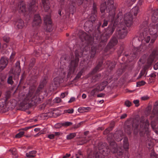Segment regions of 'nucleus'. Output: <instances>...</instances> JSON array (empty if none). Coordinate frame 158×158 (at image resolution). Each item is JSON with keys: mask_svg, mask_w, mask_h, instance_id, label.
<instances>
[{"mask_svg": "<svg viewBox=\"0 0 158 158\" xmlns=\"http://www.w3.org/2000/svg\"><path fill=\"white\" fill-rule=\"evenodd\" d=\"M152 117L158 118V106H154L152 110Z\"/></svg>", "mask_w": 158, "mask_h": 158, "instance_id": "aec40b11", "label": "nucleus"}, {"mask_svg": "<svg viewBox=\"0 0 158 158\" xmlns=\"http://www.w3.org/2000/svg\"><path fill=\"white\" fill-rule=\"evenodd\" d=\"M20 65V61H17L15 64V66L16 67V73H17L18 75H19L21 71Z\"/></svg>", "mask_w": 158, "mask_h": 158, "instance_id": "4be33fe9", "label": "nucleus"}, {"mask_svg": "<svg viewBox=\"0 0 158 158\" xmlns=\"http://www.w3.org/2000/svg\"><path fill=\"white\" fill-rule=\"evenodd\" d=\"M112 128H111V127H109L107 128L104 131V134H108V133L110 132V131L112 130Z\"/></svg>", "mask_w": 158, "mask_h": 158, "instance_id": "a19ab883", "label": "nucleus"}, {"mask_svg": "<svg viewBox=\"0 0 158 158\" xmlns=\"http://www.w3.org/2000/svg\"><path fill=\"white\" fill-rule=\"evenodd\" d=\"M114 30V29L113 27H108L106 29L105 32L101 36V41L104 42L106 41L112 35Z\"/></svg>", "mask_w": 158, "mask_h": 158, "instance_id": "1a4fd4ad", "label": "nucleus"}, {"mask_svg": "<svg viewBox=\"0 0 158 158\" xmlns=\"http://www.w3.org/2000/svg\"><path fill=\"white\" fill-rule=\"evenodd\" d=\"M123 148L126 150H127L129 149V144L128 142V139L127 137H125L123 140Z\"/></svg>", "mask_w": 158, "mask_h": 158, "instance_id": "6ab92c4d", "label": "nucleus"}, {"mask_svg": "<svg viewBox=\"0 0 158 158\" xmlns=\"http://www.w3.org/2000/svg\"><path fill=\"white\" fill-rule=\"evenodd\" d=\"M136 0H126V2L127 4H131L133 2L135 1Z\"/></svg>", "mask_w": 158, "mask_h": 158, "instance_id": "5fc2aeb1", "label": "nucleus"}, {"mask_svg": "<svg viewBox=\"0 0 158 158\" xmlns=\"http://www.w3.org/2000/svg\"><path fill=\"white\" fill-rule=\"evenodd\" d=\"M70 156V154H69L67 153L65 156H64L63 158H67L69 157Z\"/></svg>", "mask_w": 158, "mask_h": 158, "instance_id": "69168bd1", "label": "nucleus"}, {"mask_svg": "<svg viewBox=\"0 0 158 158\" xmlns=\"http://www.w3.org/2000/svg\"><path fill=\"white\" fill-rule=\"evenodd\" d=\"M10 151L11 152L12 154L13 155H15L17 153L16 150L15 148H13L12 149H11Z\"/></svg>", "mask_w": 158, "mask_h": 158, "instance_id": "c03bdc74", "label": "nucleus"}, {"mask_svg": "<svg viewBox=\"0 0 158 158\" xmlns=\"http://www.w3.org/2000/svg\"><path fill=\"white\" fill-rule=\"evenodd\" d=\"M18 9L19 12H24L26 11V6L23 4H21L18 6Z\"/></svg>", "mask_w": 158, "mask_h": 158, "instance_id": "5701e85b", "label": "nucleus"}, {"mask_svg": "<svg viewBox=\"0 0 158 158\" xmlns=\"http://www.w3.org/2000/svg\"><path fill=\"white\" fill-rule=\"evenodd\" d=\"M7 110L6 106L3 104L0 105V111L4 112Z\"/></svg>", "mask_w": 158, "mask_h": 158, "instance_id": "a878e982", "label": "nucleus"}, {"mask_svg": "<svg viewBox=\"0 0 158 158\" xmlns=\"http://www.w3.org/2000/svg\"><path fill=\"white\" fill-rule=\"evenodd\" d=\"M68 94V93L67 92L62 93L61 94V98H64L65 96L67 95Z\"/></svg>", "mask_w": 158, "mask_h": 158, "instance_id": "de8ad7c7", "label": "nucleus"}, {"mask_svg": "<svg viewBox=\"0 0 158 158\" xmlns=\"http://www.w3.org/2000/svg\"><path fill=\"white\" fill-rule=\"evenodd\" d=\"M110 135L112 137L113 136V134L111 133L109 135V136L107 138V140L110 143V151L113 153H117L118 155H122L123 152V150L120 148H117V144L114 141L111 142L110 140Z\"/></svg>", "mask_w": 158, "mask_h": 158, "instance_id": "39448f33", "label": "nucleus"}, {"mask_svg": "<svg viewBox=\"0 0 158 158\" xmlns=\"http://www.w3.org/2000/svg\"><path fill=\"white\" fill-rule=\"evenodd\" d=\"M43 87V86L40 85L36 91L34 88L30 89L26 98L29 104L32 106L36 105L42 102L44 97L41 94Z\"/></svg>", "mask_w": 158, "mask_h": 158, "instance_id": "f257e3e1", "label": "nucleus"}, {"mask_svg": "<svg viewBox=\"0 0 158 158\" xmlns=\"http://www.w3.org/2000/svg\"><path fill=\"white\" fill-rule=\"evenodd\" d=\"M118 43L117 39L115 37H113L110 40L108 44V46L111 48L116 45Z\"/></svg>", "mask_w": 158, "mask_h": 158, "instance_id": "2eb2a0df", "label": "nucleus"}, {"mask_svg": "<svg viewBox=\"0 0 158 158\" xmlns=\"http://www.w3.org/2000/svg\"><path fill=\"white\" fill-rule=\"evenodd\" d=\"M24 132L23 131H21L15 135V137L16 138H20L24 134Z\"/></svg>", "mask_w": 158, "mask_h": 158, "instance_id": "72a5a7b5", "label": "nucleus"}, {"mask_svg": "<svg viewBox=\"0 0 158 158\" xmlns=\"http://www.w3.org/2000/svg\"><path fill=\"white\" fill-rule=\"evenodd\" d=\"M100 91L96 87L95 89L92 90L90 93V95L91 96H94L96 93Z\"/></svg>", "mask_w": 158, "mask_h": 158, "instance_id": "7c9ffc66", "label": "nucleus"}, {"mask_svg": "<svg viewBox=\"0 0 158 158\" xmlns=\"http://www.w3.org/2000/svg\"><path fill=\"white\" fill-rule=\"evenodd\" d=\"M8 63L7 59L4 58L2 57L0 61V69L3 70L6 66Z\"/></svg>", "mask_w": 158, "mask_h": 158, "instance_id": "4468645a", "label": "nucleus"}, {"mask_svg": "<svg viewBox=\"0 0 158 158\" xmlns=\"http://www.w3.org/2000/svg\"><path fill=\"white\" fill-rule=\"evenodd\" d=\"M132 11L133 12L134 15L136 16L139 11V7L137 6H135L133 8Z\"/></svg>", "mask_w": 158, "mask_h": 158, "instance_id": "cd10ccee", "label": "nucleus"}, {"mask_svg": "<svg viewBox=\"0 0 158 158\" xmlns=\"http://www.w3.org/2000/svg\"><path fill=\"white\" fill-rule=\"evenodd\" d=\"M107 82L106 81L103 82L100 84L99 85L97 88L100 91L104 89L106 85H107Z\"/></svg>", "mask_w": 158, "mask_h": 158, "instance_id": "a211bd4d", "label": "nucleus"}, {"mask_svg": "<svg viewBox=\"0 0 158 158\" xmlns=\"http://www.w3.org/2000/svg\"><path fill=\"white\" fill-rule=\"evenodd\" d=\"M103 154H102L101 153V152H97L96 154L95 158H105L104 156H106L105 154L103 153Z\"/></svg>", "mask_w": 158, "mask_h": 158, "instance_id": "bb28decb", "label": "nucleus"}, {"mask_svg": "<svg viewBox=\"0 0 158 158\" xmlns=\"http://www.w3.org/2000/svg\"><path fill=\"white\" fill-rule=\"evenodd\" d=\"M93 9L94 10V14H95L97 12L96 8L95 6H93Z\"/></svg>", "mask_w": 158, "mask_h": 158, "instance_id": "338daca9", "label": "nucleus"}, {"mask_svg": "<svg viewBox=\"0 0 158 158\" xmlns=\"http://www.w3.org/2000/svg\"><path fill=\"white\" fill-rule=\"evenodd\" d=\"M105 4H102L101 5V7H100V10L101 12L102 13H103L105 10L106 9H107V10H108L109 11H110V10H111V8H110L109 9H108V7H107H107H106V6H105Z\"/></svg>", "mask_w": 158, "mask_h": 158, "instance_id": "b1692460", "label": "nucleus"}, {"mask_svg": "<svg viewBox=\"0 0 158 158\" xmlns=\"http://www.w3.org/2000/svg\"><path fill=\"white\" fill-rule=\"evenodd\" d=\"M44 23L47 25V31L50 32L52 30V27L51 25L52 22L51 20L50 16L49 15H46L44 17Z\"/></svg>", "mask_w": 158, "mask_h": 158, "instance_id": "9b49d317", "label": "nucleus"}, {"mask_svg": "<svg viewBox=\"0 0 158 158\" xmlns=\"http://www.w3.org/2000/svg\"><path fill=\"white\" fill-rule=\"evenodd\" d=\"M15 55V52H12L11 55L10 57V60H12L13 59L14 56Z\"/></svg>", "mask_w": 158, "mask_h": 158, "instance_id": "052dcab7", "label": "nucleus"}, {"mask_svg": "<svg viewBox=\"0 0 158 158\" xmlns=\"http://www.w3.org/2000/svg\"><path fill=\"white\" fill-rule=\"evenodd\" d=\"M44 10L47 11L50 8L49 1L47 0H42Z\"/></svg>", "mask_w": 158, "mask_h": 158, "instance_id": "dca6fc26", "label": "nucleus"}, {"mask_svg": "<svg viewBox=\"0 0 158 158\" xmlns=\"http://www.w3.org/2000/svg\"><path fill=\"white\" fill-rule=\"evenodd\" d=\"M75 100V98L74 97H71L70 100L68 101L69 103H71Z\"/></svg>", "mask_w": 158, "mask_h": 158, "instance_id": "6e6d98bb", "label": "nucleus"}, {"mask_svg": "<svg viewBox=\"0 0 158 158\" xmlns=\"http://www.w3.org/2000/svg\"><path fill=\"white\" fill-rule=\"evenodd\" d=\"M133 19V18L132 14L130 12L127 13L124 15V22L127 27H130L132 25Z\"/></svg>", "mask_w": 158, "mask_h": 158, "instance_id": "9d476101", "label": "nucleus"}, {"mask_svg": "<svg viewBox=\"0 0 158 158\" xmlns=\"http://www.w3.org/2000/svg\"><path fill=\"white\" fill-rule=\"evenodd\" d=\"M151 125L152 128L154 129L155 132L158 134V126L155 125V123L154 121L152 122Z\"/></svg>", "mask_w": 158, "mask_h": 158, "instance_id": "393cba45", "label": "nucleus"}, {"mask_svg": "<svg viewBox=\"0 0 158 158\" xmlns=\"http://www.w3.org/2000/svg\"><path fill=\"white\" fill-rule=\"evenodd\" d=\"M91 109V108L90 107H83L82 108H79L78 109L79 110H82L83 111L85 112H87L88 110H90Z\"/></svg>", "mask_w": 158, "mask_h": 158, "instance_id": "4c0bfd02", "label": "nucleus"}, {"mask_svg": "<svg viewBox=\"0 0 158 158\" xmlns=\"http://www.w3.org/2000/svg\"><path fill=\"white\" fill-rule=\"evenodd\" d=\"M78 156H82V152L80 150H78L77 152Z\"/></svg>", "mask_w": 158, "mask_h": 158, "instance_id": "0e129e2a", "label": "nucleus"}, {"mask_svg": "<svg viewBox=\"0 0 158 158\" xmlns=\"http://www.w3.org/2000/svg\"><path fill=\"white\" fill-rule=\"evenodd\" d=\"M17 27L19 29H21L24 26L23 21L21 19L19 20L16 23Z\"/></svg>", "mask_w": 158, "mask_h": 158, "instance_id": "412c9836", "label": "nucleus"}, {"mask_svg": "<svg viewBox=\"0 0 158 158\" xmlns=\"http://www.w3.org/2000/svg\"><path fill=\"white\" fill-rule=\"evenodd\" d=\"M125 105L127 107H129L131 105V103L128 100H127L125 102Z\"/></svg>", "mask_w": 158, "mask_h": 158, "instance_id": "79ce46f5", "label": "nucleus"}, {"mask_svg": "<svg viewBox=\"0 0 158 158\" xmlns=\"http://www.w3.org/2000/svg\"><path fill=\"white\" fill-rule=\"evenodd\" d=\"M3 40L6 42H8L9 40H10V38L8 37V36H4V37H3Z\"/></svg>", "mask_w": 158, "mask_h": 158, "instance_id": "09e8293b", "label": "nucleus"}, {"mask_svg": "<svg viewBox=\"0 0 158 158\" xmlns=\"http://www.w3.org/2000/svg\"><path fill=\"white\" fill-rule=\"evenodd\" d=\"M86 1H88V0H85ZM82 0H77V3L79 5H80L82 3Z\"/></svg>", "mask_w": 158, "mask_h": 158, "instance_id": "680f3d73", "label": "nucleus"}, {"mask_svg": "<svg viewBox=\"0 0 158 158\" xmlns=\"http://www.w3.org/2000/svg\"><path fill=\"white\" fill-rule=\"evenodd\" d=\"M73 111L74 110L73 109L66 110H64V113H67L69 114H72L73 112Z\"/></svg>", "mask_w": 158, "mask_h": 158, "instance_id": "ea45409f", "label": "nucleus"}, {"mask_svg": "<svg viewBox=\"0 0 158 158\" xmlns=\"http://www.w3.org/2000/svg\"><path fill=\"white\" fill-rule=\"evenodd\" d=\"M108 20L106 19H105L104 20L103 23L102 25V27H104L106 26L108 24Z\"/></svg>", "mask_w": 158, "mask_h": 158, "instance_id": "58836bf2", "label": "nucleus"}, {"mask_svg": "<svg viewBox=\"0 0 158 158\" xmlns=\"http://www.w3.org/2000/svg\"><path fill=\"white\" fill-rule=\"evenodd\" d=\"M73 123L71 122H66L63 123H62V125L63 126L68 127L72 125Z\"/></svg>", "mask_w": 158, "mask_h": 158, "instance_id": "f704fd0d", "label": "nucleus"}, {"mask_svg": "<svg viewBox=\"0 0 158 158\" xmlns=\"http://www.w3.org/2000/svg\"><path fill=\"white\" fill-rule=\"evenodd\" d=\"M82 73L83 72L82 71H81L79 72L77 74L76 77H75V79H77L80 77L81 76L82 74Z\"/></svg>", "mask_w": 158, "mask_h": 158, "instance_id": "49530a36", "label": "nucleus"}, {"mask_svg": "<svg viewBox=\"0 0 158 158\" xmlns=\"http://www.w3.org/2000/svg\"><path fill=\"white\" fill-rule=\"evenodd\" d=\"M96 15L94 14L90 17V20L91 22L94 21L96 19Z\"/></svg>", "mask_w": 158, "mask_h": 158, "instance_id": "a18cd8bd", "label": "nucleus"}, {"mask_svg": "<svg viewBox=\"0 0 158 158\" xmlns=\"http://www.w3.org/2000/svg\"><path fill=\"white\" fill-rule=\"evenodd\" d=\"M152 15H156L158 16V9L154 10L153 11V13Z\"/></svg>", "mask_w": 158, "mask_h": 158, "instance_id": "4d7b16f0", "label": "nucleus"}, {"mask_svg": "<svg viewBox=\"0 0 158 158\" xmlns=\"http://www.w3.org/2000/svg\"><path fill=\"white\" fill-rule=\"evenodd\" d=\"M133 102L136 106H138L139 105V100H136L133 101Z\"/></svg>", "mask_w": 158, "mask_h": 158, "instance_id": "8fccbe9b", "label": "nucleus"}, {"mask_svg": "<svg viewBox=\"0 0 158 158\" xmlns=\"http://www.w3.org/2000/svg\"><path fill=\"white\" fill-rule=\"evenodd\" d=\"M152 19L153 22H156L158 20V16L152 15Z\"/></svg>", "mask_w": 158, "mask_h": 158, "instance_id": "473e14b6", "label": "nucleus"}, {"mask_svg": "<svg viewBox=\"0 0 158 158\" xmlns=\"http://www.w3.org/2000/svg\"><path fill=\"white\" fill-rule=\"evenodd\" d=\"M76 58L75 60H73L71 61L69 65V75L70 74L73 73L75 70L76 67H77L78 64L79 58L78 57L79 56V54L77 53V51L76 50L75 52Z\"/></svg>", "mask_w": 158, "mask_h": 158, "instance_id": "6e6552de", "label": "nucleus"}, {"mask_svg": "<svg viewBox=\"0 0 158 158\" xmlns=\"http://www.w3.org/2000/svg\"><path fill=\"white\" fill-rule=\"evenodd\" d=\"M127 115L126 114H122V115H121V116H120V118L121 119H124V118H126L127 117Z\"/></svg>", "mask_w": 158, "mask_h": 158, "instance_id": "bf43d9fd", "label": "nucleus"}, {"mask_svg": "<svg viewBox=\"0 0 158 158\" xmlns=\"http://www.w3.org/2000/svg\"><path fill=\"white\" fill-rule=\"evenodd\" d=\"M144 73L142 71H141L139 74V78L141 77L144 74Z\"/></svg>", "mask_w": 158, "mask_h": 158, "instance_id": "774afa93", "label": "nucleus"}, {"mask_svg": "<svg viewBox=\"0 0 158 158\" xmlns=\"http://www.w3.org/2000/svg\"><path fill=\"white\" fill-rule=\"evenodd\" d=\"M36 153V151L33 150L27 153L26 155L27 157L28 158H32L35 156Z\"/></svg>", "mask_w": 158, "mask_h": 158, "instance_id": "f3484780", "label": "nucleus"}, {"mask_svg": "<svg viewBox=\"0 0 158 158\" xmlns=\"http://www.w3.org/2000/svg\"><path fill=\"white\" fill-rule=\"evenodd\" d=\"M61 101V99L60 98L57 97L55 98V101L57 103L60 102Z\"/></svg>", "mask_w": 158, "mask_h": 158, "instance_id": "864d4df0", "label": "nucleus"}, {"mask_svg": "<svg viewBox=\"0 0 158 158\" xmlns=\"http://www.w3.org/2000/svg\"><path fill=\"white\" fill-rule=\"evenodd\" d=\"M115 65L114 64H113L112 63H111L109 65V67L110 69H111L112 68L115 67Z\"/></svg>", "mask_w": 158, "mask_h": 158, "instance_id": "603ef678", "label": "nucleus"}, {"mask_svg": "<svg viewBox=\"0 0 158 158\" xmlns=\"http://www.w3.org/2000/svg\"><path fill=\"white\" fill-rule=\"evenodd\" d=\"M41 20L39 15H35L33 22L32 25L33 27H37L41 24Z\"/></svg>", "mask_w": 158, "mask_h": 158, "instance_id": "ddd939ff", "label": "nucleus"}, {"mask_svg": "<svg viewBox=\"0 0 158 158\" xmlns=\"http://www.w3.org/2000/svg\"><path fill=\"white\" fill-rule=\"evenodd\" d=\"M102 64V63H99L95 67V69L94 70V72H96L97 71H99L100 69V67L101 66Z\"/></svg>", "mask_w": 158, "mask_h": 158, "instance_id": "2f4dec72", "label": "nucleus"}, {"mask_svg": "<svg viewBox=\"0 0 158 158\" xmlns=\"http://www.w3.org/2000/svg\"><path fill=\"white\" fill-rule=\"evenodd\" d=\"M76 135V134L75 133H71L67 135L66 138L67 139H71L75 137Z\"/></svg>", "mask_w": 158, "mask_h": 158, "instance_id": "c85d7f7f", "label": "nucleus"}, {"mask_svg": "<svg viewBox=\"0 0 158 158\" xmlns=\"http://www.w3.org/2000/svg\"><path fill=\"white\" fill-rule=\"evenodd\" d=\"M155 59H158V48H155L150 50V54L147 60V65H145L144 67V70L149 68L152 64Z\"/></svg>", "mask_w": 158, "mask_h": 158, "instance_id": "20e7f679", "label": "nucleus"}, {"mask_svg": "<svg viewBox=\"0 0 158 158\" xmlns=\"http://www.w3.org/2000/svg\"><path fill=\"white\" fill-rule=\"evenodd\" d=\"M7 82L8 84L12 85L13 83V81L12 80V77L11 76H9L7 80Z\"/></svg>", "mask_w": 158, "mask_h": 158, "instance_id": "e433bc0d", "label": "nucleus"}, {"mask_svg": "<svg viewBox=\"0 0 158 158\" xmlns=\"http://www.w3.org/2000/svg\"><path fill=\"white\" fill-rule=\"evenodd\" d=\"M132 123V122L130 121L127 122L126 124L125 131L129 135H130L131 133L132 127H133L134 133L135 134H137L138 133L139 131V134L141 136H143L145 133L148 131V127L149 123L147 120L145 122H141L140 123V127L139 125H136L135 123L131 126L128 125L130 123Z\"/></svg>", "mask_w": 158, "mask_h": 158, "instance_id": "f03ea898", "label": "nucleus"}, {"mask_svg": "<svg viewBox=\"0 0 158 158\" xmlns=\"http://www.w3.org/2000/svg\"><path fill=\"white\" fill-rule=\"evenodd\" d=\"M96 53V49L94 47H92L91 51V58H93Z\"/></svg>", "mask_w": 158, "mask_h": 158, "instance_id": "c756f323", "label": "nucleus"}, {"mask_svg": "<svg viewBox=\"0 0 158 158\" xmlns=\"http://www.w3.org/2000/svg\"><path fill=\"white\" fill-rule=\"evenodd\" d=\"M148 97L147 96H145L141 98V99L142 100H145L148 99Z\"/></svg>", "mask_w": 158, "mask_h": 158, "instance_id": "e2e57ef3", "label": "nucleus"}, {"mask_svg": "<svg viewBox=\"0 0 158 158\" xmlns=\"http://www.w3.org/2000/svg\"><path fill=\"white\" fill-rule=\"evenodd\" d=\"M154 69L155 70H157L158 69V62L156 63L154 65Z\"/></svg>", "mask_w": 158, "mask_h": 158, "instance_id": "13d9d810", "label": "nucleus"}, {"mask_svg": "<svg viewBox=\"0 0 158 158\" xmlns=\"http://www.w3.org/2000/svg\"><path fill=\"white\" fill-rule=\"evenodd\" d=\"M117 30L118 31L116 32L117 37L123 39L126 36L127 34V30L125 27L121 29H118Z\"/></svg>", "mask_w": 158, "mask_h": 158, "instance_id": "f8f14e48", "label": "nucleus"}, {"mask_svg": "<svg viewBox=\"0 0 158 158\" xmlns=\"http://www.w3.org/2000/svg\"><path fill=\"white\" fill-rule=\"evenodd\" d=\"M47 137L48 138L50 139H52L54 138L55 137V135L53 134L49 135H48Z\"/></svg>", "mask_w": 158, "mask_h": 158, "instance_id": "3c124183", "label": "nucleus"}, {"mask_svg": "<svg viewBox=\"0 0 158 158\" xmlns=\"http://www.w3.org/2000/svg\"><path fill=\"white\" fill-rule=\"evenodd\" d=\"M148 23L146 27V32H148L152 36L150 43L153 44L158 37V24L151 23L148 26Z\"/></svg>", "mask_w": 158, "mask_h": 158, "instance_id": "7ed1b4c3", "label": "nucleus"}, {"mask_svg": "<svg viewBox=\"0 0 158 158\" xmlns=\"http://www.w3.org/2000/svg\"><path fill=\"white\" fill-rule=\"evenodd\" d=\"M114 2L113 0H108L107 1V7L108 9L111 8V10L109 11V16L106 18L108 21L110 22H113L114 21V15L115 12L114 7Z\"/></svg>", "mask_w": 158, "mask_h": 158, "instance_id": "423d86ee", "label": "nucleus"}, {"mask_svg": "<svg viewBox=\"0 0 158 158\" xmlns=\"http://www.w3.org/2000/svg\"><path fill=\"white\" fill-rule=\"evenodd\" d=\"M145 82L143 81L137 82L136 86L137 87H139L142 85H143L145 84Z\"/></svg>", "mask_w": 158, "mask_h": 158, "instance_id": "c9c22d12", "label": "nucleus"}, {"mask_svg": "<svg viewBox=\"0 0 158 158\" xmlns=\"http://www.w3.org/2000/svg\"><path fill=\"white\" fill-rule=\"evenodd\" d=\"M63 126L62 123H57L55 125V127L56 128H59Z\"/></svg>", "mask_w": 158, "mask_h": 158, "instance_id": "37998d69", "label": "nucleus"}, {"mask_svg": "<svg viewBox=\"0 0 158 158\" xmlns=\"http://www.w3.org/2000/svg\"><path fill=\"white\" fill-rule=\"evenodd\" d=\"M147 25V22L144 21L141 25L140 26V31L142 33L144 38V41L147 43H148L151 40L150 36L147 35L146 27Z\"/></svg>", "mask_w": 158, "mask_h": 158, "instance_id": "0eeeda50", "label": "nucleus"}]
</instances>
